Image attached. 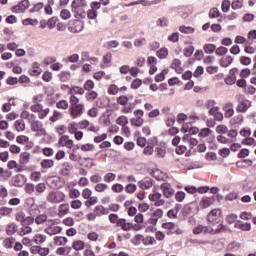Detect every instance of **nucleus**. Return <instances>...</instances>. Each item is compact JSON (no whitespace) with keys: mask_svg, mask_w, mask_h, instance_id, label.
Segmentation results:
<instances>
[{"mask_svg":"<svg viewBox=\"0 0 256 256\" xmlns=\"http://www.w3.org/2000/svg\"><path fill=\"white\" fill-rule=\"evenodd\" d=\"M72 13L76 19L87 18V1L85 0H74L71 4Z\"/></svg>","mask_w":256,"mask_h":256,"instance_id":"nucleus-1","label":"nucleus"},{"mask_svg":"<svg viewBox=\"0 0 256 256\" xmlns=\"http://www.w3.org/2000/svg\"><path fill=\"white\" fill-rule=\"evenodd\" d=\"M63 231V228L61 226L55 225L54 219H49L46 223V228L44 229V233L47 235L53 236V235H59Z\"/></svg>","mask_w":256,"mask_h":256,"instance_id":"nucleus-2","label":"nucleus"},{"mask_svg":"<svg viewBox=\"0 0 256 256\" xmlns=\"http://www.w3.org/2000/svg\"><path fill=\"white\" fill-rule=\"evenodd\" d=\"M31 131L36 133L37 137H42L43 135H47V130L43 128V123L38 120H32L30 122Z\"/></svg>","mask_w":256,"mask_h":256,"instance_id":"nucleus-3","label":"nucleus"},{"mask_svg":"<svg viewBox=\"0 0 256 256\" xmlns=\"http://www.w3.org/2000/svg\"><path fill=\"white\" fill-rule=\"evenodd\" d=\"M163 229H167L169 235H182L183 230L173 222H166L162 224Z\"/></svg>","mask_w":256,"mask_h":256,"instance_id":"nucleus-4","label":"nucleus"},{"mask_svg":"<svg viewBox=\"0 0 256 256\" xmlns=\"http://www.w3.org/2000/svg\"><path fill=\"white\" fill-rule=\"evenodd\" d=\"M149 200L154 203L155 207H163L165 205V199H163V195L159 192L150 194Z\"/></svg>","mask_w":256,"mask_h":256,"instance_id":"nucleus-5","label":"nucleus"},{"mask_svg":"<svg viewBox=\"0 0 256 256\" xmlns=\"http://www.w3.org/2000/svg\"><path fill=\"white\" fill-rule=\"evenodd\" d=\"M65 199V195L61 192H50L47 196V201L49 203H61Z\"/></svg>","mask_w":256,"mask_h":256,"instance_id":"nucleus-6","label":"nucleus"},{"mask_svg":"<svg viewBox=\"0 0 256 256\" xmlns=\"http://www.w3.org/2000/svg\"><path fill=\"white\" fill-rule=\"evenodd\" d=\"M85 109L84 105H79V106H70L69 108V113L70 117L73 119H77L83 115V111Z\"/></svg>","mask_w":256,"mask_h":256,"instance_id":"nucleus-7","label":"nucleus"},{"mask_svg":"<svg viewBox=\"0 0 256 256\" xmlns=\"http://www.w3.org/2000/svg\"><path fill=\"white\" fill-rule=\"evenodd\" d=\"M160 189L166 199H171V197L175 195V189H173V187H171V184L169 183H162Z\"/></svg>","mask_w":256,"mask_h":256,"instance_id":"nucleus-8","label":"nucleus"},{"mask_svg":"<svg viewBox=\"0 0 256 256\" xmlns=\"http://www.w3.org/2000/svg\"><path fill=\"white\" fill-rule=\"evenodd\" d=\"M30 253H32V255L47 256L49 255V248L41 246H32L30 248Z\"/></svg>","mask_w":256,"mask_h":256,"instance_id":"nucleus-9","label":"nucleus"},{"mask_svg":"<svg viewBox=\"0 0 256 256\" xmlns=\"http://www.w3.org/2000/svg\"><path fill=\"white\" fill-rule=\"evenodd\" d=\"M223 229H225L223 224H219L217 228H214L213 226H204V233L209 235H219Z\"/></svg>","mask_w":256,"mask_h":256,"instance_id":"nucleus-10","label":"nucleus"},{"mask_svg":"<svg viewBox=\"0 0 256 256\" xmlns=\"http://www.w3.org/2000/svg\"><path fill=\"white\" fill-rule=\"evenodd\" d=\"M29 9V0H22L18 5L12 7L13 13H20Z\"/></svg>","mask_w":256,"mask_h":256,"instance_id":"nucleus-11","label":"nucleus"},{"mask_svg":"<svg viewBox=\"0 0 256 256\" xmlns=\"http://www.w3.org/2000/svg\"><path fill=\"white\" fill-rule=\"evenodd\" d=\"M83 27V22L76 20L69 26L68 29L70 33H81L83 31Z\"/></svg>","mask_w":256,"mask_h":256,"instance_id":"nucleus-12","label":"nucleus"},{"mask_svg":"<svg viewBox=\"0 0 256 256\" xmlns=\"http://www.w3.org/2000/svg\"><path fill=\"white\" fill-rule=\"evenodd\" d=\"M58 143L62 147H67V149H73V140H70L69 136L67 135L61 136Z\"/></svg>","mask_w":256,"mask_h":256,"instance_id":"nucleus-13","label":"nucleus"},{"mask_svg":"<svg viewBox=\"0 0 256 256\" xmlns=\"http://www.w3.org/2000/svg\"><path fill=\"white\" fill-rule=\"evenodd\" d=\"M215 203V198L214 196L211 197H203L202 200L200 201V207L202 209H207V207H211Z\"/></svg>","mask_w":256,"mask_h":256,"instance_id":"nucleus-14","label":"nucleus"},{"mask_svg":"<svg viewBox=\"0 0 256 256\" xmlns=\"http://www.w3.org/2000/svg\"><path fill=\"white\" fill-rule=\"evenodd\" d=\"M224 117L226 119H231L233 115H235V110H233V103H228L223 108Z\"/></svg>","mask_w":256,"mask_h":256,"instance_id":"nucleus-15","label":"nucleus"},{"mask_svg":"<svg viewBox=\"0 0 256 256\" xmlns=\"http://www.w3.org/2000/svg\"><path fill=\"white\" fill-rule=\"evenodd\" d=\"M219 215H221V211L219 209H213L207 216V220L209 223H215L217 219H219Z\"/></svg>","mask_w":256,"mask_h":256,"instance_id":"nucleus-16","label":"nucleus"},{"mask_svg":"<svg viewBox=\"0 0 256 256\" xmlns=\"http://www.w3.org/2000/svg\"><path fill=\"white\" fill-rule=\"evenodd\" d=\"M234 227L236 229H240L241 231H251V223H247V222L245 223L241 220H238L235 223Z\"/></svg>","mask_w":256,"mask_h":256,"instance_id":"nucleus-17","label":"nucleus"},{"mask_svg":"<svg viewBox=\"0 0 256 256\" xmlns=\"http://www.w3.org/2000/svg\"><path fill=\"white\" fill-rule=\"evenodd\" d=\"M32 241L37 245H43L47 241V236L44 234H36L33 236Z\"/></svg>","mask_w":256,"mask_h":256,"instance_id":"nucleus-18","label":"nucleus"},{"mask_svg":"<svg viewBox=\"0 0 256 256\" xmlns=\"http://www.w3.org/2000/svg\"><path fill=\"white\" fill-rule=\"evenodd\" d=\"M29 75H32L33 77L41 75V67L39 66V63H33L32 68L29 70Z\"/></svg>","mask_w":256,"mask_h":256,"instance_id":"nucleus-19","label":"nucleus"},{"mask_svg":"<svg viewBox=\"0 0 256 256\" xmlns=\"http://www.w3.org/2000/svg\"><path fill=\"white\" fill-rule=\"evenodd\" d=\"M31 233H33V228H31V226L22 225V227L18 230V235H20V237L31 235Z\"/></svg>","mask_w":256,"mask_h":256,"instance_id":"nucleus-20","label":"nucleus"},{"mask_svg":"<svg viewBox=\"0 0 256 256\" xmlns=\"http://www.w3.org/2000/svg\"><path fill=\"white\" fill-rule=\"evenodd\" d=\"M155 153L159 159H165V155H167V148H165V146H158L155 149Z\"/></svg>","mask_w":256,"mask_h":256,"instance_id":"nucleus-21","label":"nucleus"},{"mask_svg":"<svg viewBox=\"0 0 256 256\" xmlns=\"http://www.w3.org/2000/svg\"><path fill=\"white\" fill-rule=\"evenodd\" d=\"M94 213L99 217L101 215H108L109 209L103 207L102 205H98L94 209Z\"/></svg>","mask_w":256,"mask_h":256,"instance_id":"nucleus-22","label":"nucleus"},{"mask_svg":"<svg viewBox=\"0 0 256 256\" xmlns=\"http://www.w3.org/2000/svg\"><path fill=\"white\" fill-rule=\"evenodd\" d=\"M69 213V204H61L58 208L59 217H63Z\"/></svg>","mask_w":256,"mask_h":256,"instance_id":"nucleus-23","label":"nucleus"},{"mask_svg":"<svg viewBox=\"0 0 256 256\" xmlns=\"http://www.w3.org/2000/svg\"><path fill=\"white\" fill-rule=\"evenodd\" d=\"M171 69H175L176 73H182L183 68H181V60L174 59L173 63L171 64Z\"/></svg>","mask_w":256,"mask_h":256,"instance_id":"nucleus-24","label":"nucleus"},{"mask_svg":"<svg viewBox=\"0 0 256 256\" xmlns=\"http://www.w3.org/2000/svg\"><path fill=\"white\" fill-rule=\"evenodd\" d=\"M29 161H31V154L29 152H23L20 155V163L22 165H27V163H29Z\"/></svg>","mask_w":256,"mask_h":256,"instance_id":"nucleus-25","label":"nucleus"},{"mask_svg":"<svg viewBox=\"0 0 256 256\" xmlns=\"http://www.w3.org/2000/svg\"><path fill=\"white\" fill-rule=\"evenodd\" d=\"M17 233V224L10 223L6 227V234L7 235H15Z\"/></svg>","mask_w":256,"mask_h":256,"instance_id":"nucleus-26","label":"nucleus"},{"mask_svg":"<svg viewBox=\"0 0 256 256\" xmlns=\"http://www.w3.org/2000/svg\"><path fill=\"white\" fill-rule=\"evenodd\" d=\"M54 244L58 245V246L67 245V237L55 236L54 237Z\"/></svg>","mask_w":256,"mask_h":256,"instance_id":"nucleus-27","label":"nucleus"},{"mask_svg":"<svg viewBox=\"0 0 256 256\" xmlns=\"http://www.w3.org/2000/svg\"><path fill=\"white\" fill-rule=\"evenodd\" d=\"M233 63V57L226 56L220 60L221 67H229Z\"/></svg>","mask_w":256,"mask_h":256,"instance_id":"nucleus-28","label":"nucleus"},{"mask_svg":"<svg viewBox=\"0 0 256 256\" xmlns=\"http://www.w3.org/2000/svg\"><path fill=\"white\" fill-rule=\"evenodd\" d=\"M140 189H151L153 187V181L151 180H142L138 183Z\"/></svg>","mask_w":256,"mask_h":256,"instance_id":"nucleus-29","label":"nucleus"},{"mask_svg":"<svg viewBox=\"0 0 256 256\" xmlns=\"http://www.w3.org/2000/svg\"><path fill=\"white\" fill-rule=\"evenodd\" d=\"M203 49L207 55H211V53H215L217 46L215 44H205Z\"/></svg>","mask_w":256,"mask_h":256,"instance_id":"nucleus-30","label":"nucleus"},{"mask_svg":"<svg viewBox=\"0 0 256 256\" xmlns=\"http://www.w3.org/2000/svg\"><path fill=\"white\" fill-rule=\"evenodd\" d=\"M129 123V118H127V116H119L116 119V124L120 125L121 127H125L127 126Z\"/></svg>","mask_w":256,"mask_h":256,"instance_id":"nucleus-31","label":"nucleus"},{"mask_svg":"<svg viewBox=\"0 0 256 256\" xmlns=\"http://www.w3.org/2000/svg\"><path fill=\"white\" fill-rule=\"evenodd\" d=\"M12 213H13V208H9V207L0 208L1 217H10Z\"/></svg>","mask_w":256,"mask_h":256,"instance_id":"nucleus-32","label":"nucleus"},{"mask_svg":"<svg viewBox=\"0 0 256 256\" xmlns=\"http://www.w3.org/2000/svg\"><path fill=\"white\" fill-rule=\"evenodd\" d=\"M157 27H169V18L162 17L156 21Z\"/></svg>","mask_w":256,"mask_h":256,"instance_id":"nucleus-33","label":"nucleus"},{"mask_svg":"<svg viewBox=\"0 0 256 256\" xmlns=\"http://www.w3.org/2000/svg\"><path fill=\"white\" fill-rule=\"evenodd\" d=\"M34 221L36 225H43V223H47V221L49 220L47 219V215L41 214V215H38Z\"/></svg>","mask_w":256,"mask_h":256,"instance_id":"nucleus-34","label":"nucleus"},{"mask_svg":"<svg viewBox=\"0 0 256 256\" xmlns=\"http://www.w3.org/2000/svg\"><path fill=\"white\" fill-rule=\"evenodd\" d=\"M109 189V186L105 183H98L95 186V191H97V193H105V191H107Z\"/></svg>","mask_w":256,"mask_h":256,"instance_id":"nucleus-35","label":"nucleus"},{"mask_svg":"<svg viewBox=\"0 0 256 256\" xmlns=\"http://www.w3.org/2000/svg\"><path fill=\"white\" fill-rule=\"evenodd\" d=\"M168 55H169V49L167 48H161L160 50L157 51V57H159V59H167Z\"/></svg>","mask_w":256,"mask_h":256,"instance_id":"nucleus-36","label":"nucleus"},{"mask_svg":"<svg viewBox=\"0 0 256 256\" xmlns=\"http://www.w3.org/2000/svg\"><path fill=\"white\" fill-rule=\"evenodd\" d=\"M249 109V104H247V102H240L236 108V111H238V113H245V111H247Z\"/></svg>","mask_w":256,"mask_h":256,"instance_id":"nucleus-37","label":"nucleus"},{"mask_svg":"<svg viewBox=\"0 0 256 256\" xmlns=\"http://www.w3.org/2000/svg\"><path fill=\"white\" fill-rule=\"evenodd\" d=\"M55 165V162L53 160L45 159L41 162L42 169H51Z\"/></svg>","mask_w":256,"mask_h":256,"instance_id":"nucleus-38","label":"nucleus"},{"mask_svg":"<svg viewBox=\"0 0 256 256\" xmlns=\"http://www.w3.org/2000/svg\"><path fill=\"white\" fill-rule=\"evenodd\" d=\"M16 131H25V121L23 120H16L14 123Z\"/></svg>","mask_w":256,"mask_h":256,"instance_id":"nucleus-39","label":"nucleus"},{"mask_svg":"<svg viewBox=\"0 0 256 256\" xmlns=\"http://www.w3.org/2000/svg\"><path fill=\"white\" fill-rule=\"evenodd\" d=\"M21 119H28L29 123L32 122V120L35 119V115L34 114H30L29 111H23L20 115Z\"/></svg>","mask_w":256,"mask_h":256,"instance_id":"nucleus-40","label":"nucleus"},{"mask_svg":"<svg viewBox=\"0 0 256 256\" xmlns=\"http://www.w3.org/2000/svg\"><path fill=\"white\" fill-rule=\"evenodd\" d=\"M83 247H85V243L81 240L75 241L72 244V248L75 249V251H81Z\"/></svg>","mask_w":256,"mask_h":256,"instance_id":"nucleus-41","label":"nucleus"},{"mask_svg":"<svg viewBox=\"0 0 256 256\" xmlns=\"http://www.w3.org/2000/svg\"><path fill=\"white\" fill-rule=\"evenodd\" d=\"M180 33H185L186 35H189L191 33H195V28L193 27H186V26H180L179 27Z\"/></svg>","mask_w":256,"mask_h":256,"instance_id":"nucleus-42","label":"nucleus"},{"mask_svg":"<svg viewBox=\"0 0 256 256\" xmlns=\"http://www.w3.org/2000/svg\"><path fill=\"white\" fill-rule=\"evenodd\" d=\"M15 243V238L10 237V238H6L4 240V247L6 249H13V244Z\"/></svg>","mask_w":256,"mask_h":256,"instance_id":"nucleus-43","label":"nucleus"},{"mask_svg":"<svg viewBox=\"0 0 256 256\" xmlns=\"http://www.w3.org/2000/svg\"><path fill=\"white\" fill-rule=\"evenodd\" d=\"M213 133V131L209 128H202L199 132V137L205 138V137H209L211 134Z\"/></svg>","mask_w":256,"mask_h":256,"instance_id":"nucleus-44","label":"nucleus"},{"mask_svg":"<svg viewBox=\"0 0 256 256\" xmlns=\"http://www.w3.org/2000/svg\"><path fill=\"white\" fill-rule=\"evenodd\" d=\"M145 122V120L140 119V118H132L130 120V123L133 127H141L143 125V123Z\"/></svg>","mask_w":256,"mask_h":256,"instance_id":"nucleus-45","label":"nucleus"},{"mask_svg":"<svg viewBox=\"0 0 256 256\" xmlns=\"http://www.w3.org/2000/svg\"><path fill=\"white\" fill-rule=\"evenodd\" d=\"M79 105H83V104L79 103V98H77V96L72 94L70 96V107H78Z\"/></svg>","mask_w":256,"mask_h":256,"instance_id":"nucleus-46","label":"nucleus"},{"mask_svg":"<svg viewBox=\"0 0 256 256\" xmlns=\"http://www.w3.org/2000/svg\"><path fill=\"white\" fill-rule=\"evenodd\" d=\"M221 9L223 13H228L229 9H231V1L229 0L222 1Z\"/></svg>","mask_w":256,"mask_h":256,"instance_id":"nucleus-47","label":"nucleus"},{"mask_svg":"<svg viewBox=\"0 0 256 256\" xmlns=\"http://www.w3.org/2000/svg\"><path fill=\"white\" fill-rule=\"evenodd\" d=\"M24 189L28 195H33V193H35V185L34 184L27 183V184H25Z\"/></svg>","mask_w":256,"mask_h":256,"instance_id":"nucleus-48","label":"nucleus"},{"mask_svg":"<svg viewBox=\"0 0 256 256\" xmlns=\"http://www.w3.org/2000/svg\"><path fill=\"white\" fill-rule=\"evenodd\" d=\"M232 9H243V0H233L231 4Z\"/></svg>","mask_w":256,"mask_h":256,"instance_id":"nucleus-49","label":"nucleus"},{"mask_svg":"<svg viewBox=\"0 0 256 256\" xmlns=\"http://www.w3.org/2000/svg\"><path fill=\"white\" fill-rule=\"evenodd\" d=\"M60 17H61V19H64V21L71 19V11H69L67 9L61 10Z\"/></svg>","mask_w":256,"mask_h":256,"instance_id":"nucleus-50","label":"nucleus"},{"mask_svg":"<svg viewBox=\"0 0 256 256\" xmlns=\"http://www.w3.org/2000/svg\"><path fill=\"white\" fill-rule=\"evenodd\" d=\"M30 109H31L32 113H38V115H39L41 113V111L43 110V105L35 102V104L32 105Z\"/></svg>","mask_w":256,"mask_h":256,"instance_id":"nucleus-51","label":"nucleus"},{"mask_svg":"<svg viewBox=\"0 0 256 256\" xmlns=\"http://www.w3.org/2000/svg\"><path fill=\"white\" fill-rule=\"evenodd\" d=\"M56 107H57V109L67 110V109H69V102H67L66 100H61L56 103Z\"/></svg>","mask_w":256,"mask_h":256,"instance_id":"nucleus-52","label":"nucleus"},{"mask_svg":"<svg viewBox=\"0 0 256 256\" xmlns=\"http://www.w3.org/2000/svg\"><path fill=\"white\" fill-rule=\"evenodd\" d=\"M221 16V12H219V9L212 8L209 12L210 19H217V17Z\"/></svg>","mask_w":256,"mask_h":256,"instance_id":"nucleus-53","label":"nucleus"},{"mask_svg":"<svg viewBox=\"0 0 256 256\" xmlns=\"http://www.w3.org/2000/svg\"><path fill=\"white\" fill-rule=\"evenodd\" d=\"M88 117L95 118L99 115V109L97 107H92L87 112Z\"/></svg>","mask_w":256,"mask_h":256,"instance_id":"nucleus-54","label":"nucleus"},{"mask_svg":"<svg viewBox=\"0 0 256 256\" xmlns=\"http://www.w3.org/2000/svg\"><path fill=\"white\" fill-rule=\"evenodd\" d=\"M70 199H79L81 192L78 189H71L69 193Z\"/></svg>","mask_w":256,"mask_h":256,"instance_id":"nucleus-55","label":"nucleus"},{"mask_svg":"<svg viewBox=\"0 0 256 256\" xmlns=\"http://www.w3.org/2000/svg\"><path fill=\"white\" fill-rule=\"evenodd\" d=\"M165 75H167V70H162V72L155 76L156 83H161V81H165Z\"/></svg>","mask_w":256,"mask_h":256,"instance_id":"nucleus-56","label":"nucleus"},{"mask_svg":"<svg viewBox=\"0 0 256 256\" xmlns=\"http://www.w3.org/2000/svg\"><path fill=\"white\" fill-rule=\"evenodd\" d=\"M39 20L37 19H31V18H26L23 20V25H38Z\"/></svg>","mask_w":256,"mask_h":256,"instance_id":"nucleus-57","label":"nucleus"},{"mask_svg":"<svg viewBox=\"0 0 256 256\" xmlns=\"http://www.w3.org/2000/svg\"><path fill=\"white\" fill-rule=\"evenodd\" d=\"M215 53L216 55H219V56L227 55V53H229V49L221 46L216 49Z\"/></svg>","mask_w":256,"mask_h":256,"instance_id":"nucleus-58","label":"nucleus"},{"mask_svg":"<svg viewBox=\"0 0 256 256\" xmlns=\"http://www.w3.org/2000/svg\"><path fill=\"white\" fill-rule=\"evenodd\" d=\"M15 219H16V221H18V223H21V225H23V223L25 221V213H23V212L16 213Z\"/></svg>","mask_w":256,"mask_h":256,"instance_id":"nucleus-59","label":"nucleus"},{"mask_svg":"<svg viewBox=\"0 0 256 256\" xmlns=\"http://www.w3.org/2000/svg\"><path fill=\"white\" fill-rule=\"evenodd\" d=\"M175 199L178 203H182L185 200V192L178 191L175 195Z\"/></svg>","mask_w":256,"mask_h":256,"instance_id":"nucleus-60","label":"nucleus"},{"mask_svg":"<svg viewBox=\"0 0 256 256\" xmlns=\"http://www.w3.org/2000/svg\"><path fill=\"white\" fill-rule=\"evenodd\" d=\"M115 174L114 173H107L104 175V182L105 183H111L115 179Z\"/></svg>","mask_w":256,"mask_h":256,"instance_id":"nucleus-61","label":"nucleus"},{"mask_svg":"<svg viewBox=\"0 0 256 256\" xmlns=\"http://www.w3.org/2000/svg\"><path fill=\"white\" fill-rule=\"evenodd\" d=\"M31 181L37 183L41 179V172H32L30 175Z\"/></svg>","mask_w":256,"mask_h":256,"instance_id":"nucleus-62","label":"nucleus"},{"mask_svg":"<svg viewBox=\"0 0 256 256\" xmlns=\"http://www.w3.org/2000/svg\"><path fill=\"white\" fill-rule=\"evenodd\" d=\"M88 19H97V10L90 9L86 12Z\"/></svg>","mask_w":256,"mask_h":256,"instance_id":"nucleus-63","label":"nucleus"},{"mask_svg":"<svg viewBox=\"0 0 256 256\" xmlns=\"http://www.w3.org/2000/svg\"><path fill=\"white\" fill-rule=\"evenodd\" d=\"M228 251H238L239 249V243L237 242H231L227 246Z\"/></svg>","mask_w":256,"mask_h":256,"instance_id":"nucleus-64","label":"nucleus"}]
</instances>
